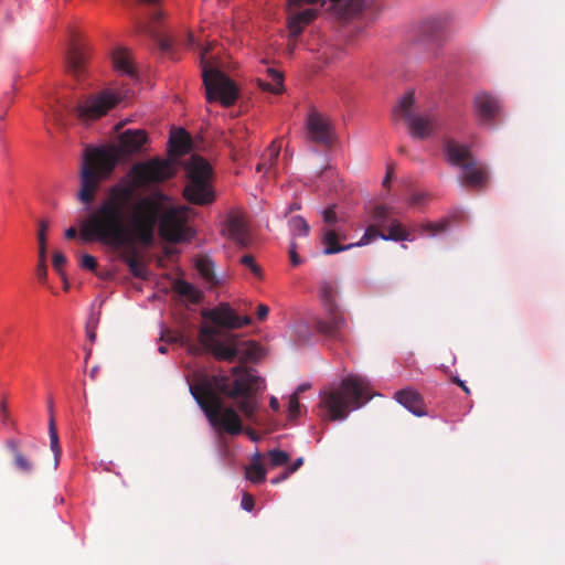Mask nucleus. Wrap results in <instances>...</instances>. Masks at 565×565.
Instances as JSON below:
<instances>
[{
    "label": "nucleus",
    "instance_id": "1",
    "mask_svg": "<svg viewBox=\"0 0 565 565\" xmlns=\"http://www.w3.org/2000/svg\"><path fill=\"white\" fill-rule=\"evenodd\" d=\"M132 196L134 188L130 185L110 186L106 196L89 212L84 235L114 246L127 244L135 236L139 244L150 247L154 244L158 225L159 235L169 243H180L192 237L186 206L168 207L167 196L156 192L139 199L127 218Z\"/></svg>",
    "mask_w": 565,
    "mask_h": 565
},
{
    "label": "nucleus",
    "instance_id": "2",
    "mask_svg": "<svg viewBox=\"0 0 565 565\" xmlns=\"http://www.w3.org/2000/svg\"><path fill=\"white\" fill-rule=\"evenodd\" d=\"M231 375L201 374L196 383L190 384V393L216 431L236 436L243 431L242 418L235 408L225 406L221 395L237 401L238 409L250 419L258 407L262 379L243 365L232 367Z\"/></svg>",
    "mask_w": 565,
    "mask_h": 565
},
{
    "label": "nucleus",
    "instance_id": "3",
    "mask_svg": "<svg viewBox=\"0 0 565 565\" xmlns=\"http://www.w3.org/2000/svg\"><path fill=\"white\" fill-rule=\"evenodd\" d=\"M147 140L145 130L128 129L120 134L117 147L87 149L79 173L78 201L86 206H90L96 199L102 182L111 175L119 158L140 152Z\"/></svg>",
    "mask_w": 565,
    "mask_h": 565
},
{
    "label": "nucleus",
    "instance_id": "4",
    "mask_svg": "<svg viewBox=\"0 0 565 565\" xmlns=\"http://www.w3.org/2000/svg\"><path fill=\"white\" fill-rule=\"evenodd\" d=\"M199 341L206 352L220 361L233 362L238 356L245 363L256 361L262 353V348L256 342L239 341L237 335L221 332L207 324L200 328Z\"/></svg>",
    "mask_w": 565,
    "mask_h": 565
},
{
    "label": "nucleus",
    "instance_id": "5",
    "mask_svg": "<svg viewBox=\"0 0 565 565\" xmlns=\"http://www.w3.org/2000/svg\"><path fill=\"white\" fill-rule=\"evenodd\" d=\"M372 398L369 382L359 375L344 379L339 388L326 393L322 405L331 420L345 419L351 408H360Z\"/></svg>",
    "mask_w": 565,
    "mask_h": 565
},
{
    "label": "nucleus",
    "instance_id": "6",
    "mask_svg": "<svg viewBox=\"0 0 565 565\" xmlns=\"http://www.w3.org/2000/svg\"><path fill=\"white\" fill-rule=\"evenodd\" d=\"M444 153L450 164L462 170V185L473 189H483L488 184L489 170L487 166L476 161L467 145L459 143L450 138L445 139Z\"/></svg>",
    "mask_w": 565,
    "mask_h": 565
},
{
    "label": "nucleus",
    "instance_id": "7",
    "mask_svg": "<svg viewBox=\"0 0 565 565\" xmlns=\"http://www.w3.org/2000/svg\"><path fill=\"white\" fill-rule=\"evenodd\" d=\"M209 49L200 53L202 78L209 103L218 100L223 106H232L238 98V88L235 83L222 71L207 64L205 55Z\"/></svg>",
    "mask_w": 565,
    "mask_h": 565
},
{
    "label": "nucleus",
    "instance_id": "8",
    "mask_svg": "<svg viewBox=\"0 0 565 565\" xmlns=\"http://www.w3.org/2000/svg\"><path fill=\"white\" fill-rule=\"evenodd\" d=\"M189 183L184 189L185 199L199 205L209 204L214 200L211 190L210 179L212 175L211 164L202 157L193 154L186 166Z\"/></svg>",
    "mask_w": 565,
    "mask_h": 565
},
{
    "label": "nucleus",
    "instance_id": "9",
    "mask_svg": "<svg viewBox=\"0 0 565 565\" xmlns=\"http://www.w3.org/2000/svg\"><path fill=\"white\" fill-rule=\"evenodd\" d=\"M177 171L178 166L174 159L152 158L136 163L130 171V177L136 186H146L169 180L175 175Z\"/></svg>",
    "mask_w": 565,
    "mask_h": 565
},
{
    "label": "nucleus",
    "instance_id": "10",
    "mask_svg": "<svg viewBox=\"0 0 565 565\" xmlns=\"http://www.w3.org/2000/svg\"><path fill=\"white\" fill-rule=\"evenodd\" d=\"M415 97L413 92H407L393 110L395 119H403L413 137L424 139L436 129L437 121L434 115H419L413 113Z\"/></svg>",
    "mask_w": 565,
    "mask_h": 565
},
{
    "label": "nucleus",
    "instance_id": "11",
    "mask_svg": "<svg viewBox=\"0 0 565 565\" xmlns=\"http://www.w3.org/2000/svg\"><path fill=\"white\" fill-rule=\"evenodd\" d=\"M119 102V95L105 89L99 94L90 95L83 104L75 107V111L81 120H95L105 116Z\"/></svg>",
    "mask_w": 565,
    "mask_h": 565
},
{
    "label": "nucleus",
    "instance_id": "12",
    "mask_svg": "<svg viewBox=\"0 0 565 565\" xmlns=\"http://www.w3.org/2000/svg\"><path fill=\"white\" fill-rule=\"evenodd\" d=\"M88 222H89V214L82 222V225H81L79 238L82 241H84V242H97V243H100L102 245L109 246V247L115 248V249H121L119 257L127 265V267L129 268V271L131 273V275L137 277V278H145L146 277V266L141 262L140 254H139L137 247L135 246L136 242L139 243L135 236H132L131 239L129 241V243H127V244H124V245H120V246H114V245L104 243V242H102V241H99V239H97V238H95L93 236L92 237L90 236H85L84 235V231H85L86 224Z\"/></svg>",
    "mask_w": 565,
    "mask_h": 565
},
{
    "label": "nucleus",
    "instance_id": "13",
    "mask_svg": "<svg viewBox=\"0 0 565 565\" xmlns=\"http://www.w3.org/2000/svg\"><path fill=\"white\" fill-rule=\"evenodd\" d=\"M203 317L212 321L215 326L211 327L217 328L221 332H223L221 330L222 327L233 330L252 323V318L249 316H237V313L227 303H221L214 309L204 311Z\"/></svg>",
    "mask_w": 565,
    "mask_h": 565
},
{
    "label": "nucleus",
    "instance_id": "14",
    "mask_svg": "<svg viewBox=\"0 0 565 565\" xmlns=\"http://www.w3.org/2000/svg\"><path fill=\"white\" fill-rule=\"evenodd\" d=\"M345 327L347 320L340 307L324 311L323 317H317L313 320L315 330L328 339L341 340Z\"/></svg>",
    "mask_w": 565,
    "mask_h": 565
},
{
    "label": "nucleus",
    "instance_id": "15",
    "mask_svg": "<svg viewBox=\"0 0 565 565\" xmlns=\"http://www.w3.org/2000/svg\"><path fill=\"white\" fill-rule=\"evenodd\" d=\"M473 111L481 125L493 127L500 116L501 104L493 95L479 93L473 98Z\"/></svg>",
    "mask_w": 565,
    "mask_h": 565
},
{
    "label": "nucleus",
    "instance_id": "16",
    "mask_svg": "<svg viewBox=\"0 0 565 565\" xmlns=\"http://www.w3.org/2000/svg\"><path fill=\"white\" fill-rule=\"evenodd\" d=\"M223 232L239 248H247L253 242L247 222L239 213H232L226 217Z\"/></svg>",
    "mask_w": 565,
    "mask_h": 565
},
{
    "label": "nucleus",
    "instance_id": "17",
    "mask_svg": "<svg viewBox=\"0 0 565 565\" xmlns=\"http://www.w3.org/2000/svg\"><path fill=\"white\" fill-rule=\"evenodd\" d=\"M334 7H339L343 17H353L366 12L374 19L382 10L377 0H330Z\"/></svg>",
    "mask_w": 565,
    "mask_h": 565
},
{
    "label": "nucleus",
    "instance_id": "18",
    "mask_svg": "<svg viewBox=\"0 0 565 565\" xmlns=\"http://www.w3.org/2000/svg\"><path fill=\"white\" fill-rule=\"evenodd\" d=\"M306 128L311 141L328 145L331 141V125L323 115L311 111L306 120Z\"/></svg>",
    "mask_w": 565,
    "mask_h": 565
},
{
    "label": "nucleus",
    "instance_id": "19",
    "mask_svg": "<svg viewBox=\"0 0 565 565\" xmlns=\"http://www.w3.org/2000/svg\"><path fill=\"white\" fill-rule=\"evenodd\" d=\"M86 54L81 44L73 41L66 55L67 71L74 77L81 78L86 72Z\"/></svg>",
    "mask_w": 565,
    "mask_h": 565
},
{
    "label": "nucleus",
    "instance_id": "20",
    "mask_svg": "<svg viewBox=\"0 0 565 565\" xmlns=\"http://www.w3.org/2000/svg\"><path fill=\"white\" fill-rule=\"evenodd\" d=\"M111 60L116 72L121 75H126L131 79L138 78V72L135 67L131 52L129 50L125 47H117L113 52Z\"/></svg>",
    "mask_w": 565,
    "mask_h": 565
},
{
    "label": "nucleus",
    "instance_id": "21",
    "mask_svg": "<svg viewBox=\"0 0 565 565\" xmlns=\"http://www.w3.org/2000/svg\"><path fill=\"white\" fill-rule=\"evenodd\" d=\"M395 399L416 416H423L426 414L420 394L412 388H405L396 392Z\"/></svg>",
    "mask_w": 565,
    "mask_h": 565
},
{
    "label": "nucleus",
    "instance_id": "22",
    "mask_svg": "<svg viewBox=\"0 0 565 565\" xmlns=\"http://www.w3.org/2000/svg\"><path fill=\"white\" fill-rule=\"evenodd\" d=\"M6 447L13 456V466L15 469L23 475H31L34 470V463L21 451V441L17 438L8 439Z\"/></svg>",
    "mask_w": 565,
    "mask_h": 565
},
{
    "label": "nucleus",
    "instance_id": "23",
    "mask_svg": "<svg viewBox=\"0 0 565 565\" xmlns=\"http://www.w3.org/2000/svg\"><path fill=\"white\" fill-rule=\"evenodd\" d=\"M316 15L317 10L315 9H305L291 14L288 20L290 35L298 38L302 33L303 28L309 24Z\"/></svg>",
    "mask_w": 565,
    "mask_h": 565
},
{
    "label": "nucleus",
    "instance_id": "24",
    "mask_svg": "<svg viewBox=\"0 0 565 565\" xmlns=\"http://www.w3.org/2000/svg\"><path fill=\"white\" fill-rule=\"evenodd\" d=\"M190 149V136L184 129H179L178 131L171 134L169 139V152L174 157L175 161L178 157L188 153Z\"/></svg>",
    "mask_w": 565,
    "mask_h": 565
},
{
    "label": "nucleus",
    "instance_id": "25",
    "mask_svg": "<svg viewBox=\"0 0 565 565\" xmlns=\"http://www.w3.org/2000/svg\"><path fill=\"white\" fill-rule=\"evenodd\" d=\"M340 238L344 239V236L340 237L334 230H326L322 235V244L324 245L323 254L332 255L354 247L352 244H339L338 241Z\"/></svg>",
    "mask_w": 565,
    "mask_h": 565
},
{
    "label": "nucleus",
    "instance_id": "26",
    "mask_svg": "<svg viewBox=\"0 0 565 565\" xmlns=\"http://www.w3.org/2000/svg\"><path fill=\"white\" fill-rule=\"evenodd\" d=\"M263 455L256 452L252 459L250 463L246 467L245 476L246 479L253 483H260L266 479V470L262 462Z\"/></svg>",
    "mask_w": 565,
    "mask_h": 565
},
{
    "label": "nucleus",
    "instance_id": "27",
    "mask_svg": "<svg viewBox=\"0 0 565 565\" xmlns=\"http://www.w3.org/2000/svg\"><path fill=\"white\" fill-rule=\"evenodd\" d=\"M195 267L204 281L211 287L220 285V280L214 273V263L211 258L206 256L198 258Z\"/></svg>",
    "mask_w": 565,
    "mask_h": 565
},
{
    "label": "nucleus",
    "instance_id": "28",
    "mask_svg": "<svg viewBox=\"0 0 565 565\" xmlns=\"http://www.w3.org/2000/svg\"><path fill=\"white\" fill-rule=\"evenodd\" d=\"M388 233L382 235V239L384 241H396V242H403V241H409L411 234L409 232L396 220H392L390 224H387Z\"/></svg>",
    "mask_w": 565,
    "mask_h": 565
},
{
    "label": "nucleus",
    "instance_id": "29",
    "mask_svg": "<svg viewBox=\"0 0 565 565\" xmlns=\"http://www.w3.org/2000/svg\"><path fill=\"white\" fill-rule=\"evenodd\" d=\"M267 74H268V76L270 78V82L259 81V86L264 90H268V92H271L274 94H279L282 90V87H284V76H282V74L279 71H277L275 68H271V67L267 68Z\"/></svg>",
    "mask_w": 565,
    "mask_h": 565
},
{
    "label": "nucleus",
    "instance_id": "30",
    "mask_svg": "<svg viewBox=\"0 0 565 565\" xmlns=\"http://www.w3.org/2000/svg\"><path fill=\"white\" fill-rule=\"evenodd\" d=\"M174 289L179 295L188 298L193 303L200 302L202 298V292L185 280H178L174 285Z\"/></svg>",
    "mask_w": 565,
    "mask_h": 565
},
{
    "label": "nucleus",
    "instance_id": "31",
    "mask_svg": "<svg viewBox=\"0 0 565 565\" xmlns=\"http://www.w3.org/2000/svg\"><path fill=\"white\" fill-rule=\"evenodd\" d=\"M320 299L324 311L339 307L335 301V288L331 282H323L320 287Z\"/></svg>",
    "mask_w": 565,
    "mask_h": 565
},
{
    "label": "nucleus",
    "instance_id": "32",
    "mask_svg": "<svg viewBox=\"0 0 565 565\" xmlns=\"http://www.w3.org/2000/svg\"><path fill=\"white\" fill-rule=\"evenodd\" d=\"M49 436H50V448L54 455V467L56 468L60 463L62 456V448L60 446L58 434L55 422L49 420Z\"/></svg>",
    "mask_w": 565,
    "mask_h": 565
},
{
    "label": "nucleus",
    "instance_id": "33",
    "mask_svg": "<svg viewBox=\"0 0 565 565\" xmlns=\"http://www.w3.org/2000/svg\"><path fill=\"white\" fill-rule=\"evenodd\" d=\"M391 209L386 205H375L372 210L371 220L372 222L380 226L381 228H386L387 224L392 221L390 218Z\"/></svg>",
    "mask_w": 565,
    "mask_h": 565
},
{
    "label": "nucleus",
    "instance_id": "34",
    "mask_svg": "<svg viewBox=\"0 0 565 565\" xmlns=\"http://www.w3.org/2000/svg\"><path fill=\"white\" fill-rule=\"evenodd\" d=\"M279 151H280V145L277 143V141H273L269 145V147L267 148V151L265 154V162L257 164V168H256L257 171H262L265 167H267L268 170L271 169L278 159Z\"/></svg>",
    "mask_w": 565,
    "mask_h": 565
},
{
    "label": "nucleus",
    "instance_id": "35",
    "mask_svg": "<svg viewBox=\"0 0 565 565\" xmlns=\"http://www.w3.org/2000/svg\"><path fill=\"white\" fill-rule=\"evenodd\" d=\"M289 231L292 236H307L310 231V226L302 216H292L288 221Z\"/></svg>",
    "mask_w": 565,
    "mask_h": 565
},
{
    "label": "nucleus",
    "instance_id": "36",
    "mask_svg": "<svg viewBox=\"0 0 565 565\" xmlns=\"http://www.w3.org/2000/svg\"><path fill=\"white\" fill-rule=\"evenodd\" d=\"M380 226L375 225L374 223H372L371 225H369L363 234V236L361 237V239L356 243H354V247L355 246H364V245H367L369 243H371L373 239L377 238V237H381L382 238V235H384L383 232H381L380 230Z\"/></svg>",
    "mask_w": 565,
    "mask_h": 565
},
{
    "label": "nucleus",
    "instance_id": "37",
    "mask_svg": "<svg viewBox=\"0 0 565 565\" xmlns=\"http://www.w3.org/2000/svg\"><path fill=\"white\" fill-rule=\"evenodd\" d=\"M268 459L270 467H280L289 462L290 456L284 450L271 449L268 451Z\"/></svg>",
    "mask_w": 565,
    "mask_h": 565
},
{
    "label": "nucleus",
    "instance_id": "38",
    "mask_svg": "<svg viewBox=\"0 0 565 565\" xmlns=\"http://www.w3.org/2000/svg\"><path fill=\"white\" fill-rule=\"evenodd\" d=\"M49 228V222L47 221H40L39 223V233H38V241H39V256H46V236L45 233Z\"/></svg>",
    "mask_w": 565,
    "mask_h": 565
},
{
    "label": "nucleus",
    "instance_id": "39",
    "mask_svg": "<svg viewBox=\"0 0 565 565\" xmlns=\"http://www.w3.org/2000/svg\"><path fill=\"white\" fill-rule=\"evenodd\" d=\"M239 263L244 267L248 268L256 277H258V278L262 277V268L256 263L253 255H250V254L243 255L239 258Z\"/></svg>",
    "mask_w": 565,
    "mask_h": 565
},
{
    "label": "nucleus",
    "instance_id": "40",
    "mask_svg": "<svg viewBox=\"0 0 565 565\" xmlns=\"http://www.w3.org/2000/svg\"><path fill=\"white\" fill-rule=\"evenodd\" d=\"M448 225L449 222L447 218H444L439 222H428L423 225V231L435 235L445 232L448 228Z\"/></svg>",
    "mask_w": 565,
    "mask_h": 565
},
{
    "label": "nucleus",
    "instance_id": "41",
    "mask_svg": "<svg viewBox=\"0 0 565 565\" xmlns=\"http://www.w3.org/2000/svg\"><path fill=\"white\" fill-rule=\"evenodd\" d=\"M299 408H300L299 398L297 396V393H294L289 397V402H288V416H289V418L298 417V415L300 413Z\"/></svg>",
    "mask_w": 565,
    "mask_h": 565
},
{
    "label": "nucleus",
    "instance_id": "42",
    "mask_svg": "<svg viewBox=\"0 0 565 565\" xmlns=\"http://www.w3.org/2000/svg\"><path fill=\"white\" fill-rule=\"evenodd\" d=\"M79 265L84 269H87L89 271H95L98 266V263L94 256H92L89 254H83L81 257Z\"/></svg>",
    "mask_w": 565,
    "mask_h": 565
},
{
    "label": "nucleus",
    "instance_id": "43",
    "mask_svg": "<svg viewBox=\"0 0 565 565\" xmlns=\"http://www.w3.org/2000/svg\"><path fill=\"white\" fill-rule=\"evenodd\" d=\"M156 41L159 45V49L163 52V53H171L172 51V46H173V40L170 38V36H161V35H158L156 34Z\"/></svg>",
    "mask_w": 565,
    "mask_h": 565
},
{
    "label": "nucleus",
    "instance_id": "44",
    "mask_svg": "<svg viewBox=\"0 0 565 565\" xmlns=\"http://www.w3.org/2000/svg\"><path fill=\"white\" fill-rule=\"evenodd\" d=\"M97 324H98V319L95 317H90L86 322V327H85L86 335L92 343H94L96 340Z\"/></svg>",
    "mask_w": 565,
    "mask_h": 565
},
{
    "label": "nucleus",
    "instance_id": "45",
    "mask_svg": "<svg viewBox=\"0 0 565 565\" xmlns=\"http://www.w3.org/2000/svg\"><path fill=\"white\" fill-rule=\"evenodd\" d=\"M36 276L41 282H45L47 277L46 256H39V263L36 266Z\"/></svg>",
    "mask_w": 565,
    "mask_h": 565
},
{
    "label": "nucleus",
    "instance_id": "46",
    "mask_svg": "<svg viewBox=\"0 0 565 565\" xmlns=\"http://www.w3.org/2000/svg\"><path fill=\"white\" fill-rule=\"evenodd\" d=\"M66 263V257L61 252H55L53 254V267L58 273L61 277H64V271L62 269L63 265Z\"/></svg>",
    "mask_w": 565,
    "mask_h": 565
},
{
    "label": "nucleus",
    "instance_id": "47",
    "mask_svg": "<svg viewBox=\"0 0 565 565\" xmlns=\"http://www.w3.org/2000/svg\"><path fill=\"white\" fill-rule=\"evenodd\" d=\"M303 465V458L296 459L290 466L287 467L282 473V479H287L291 473L296 472Z\"/></svg>",
    "mask_w": 565,
    "mask_h": 565
},
{
    "label": "nucleus",
    "instance_id": "48",
    "mask_svg": "<svg viewBox=\"0 0 565 565\" xmlns=\"http://www.w3.org/2000/svg\"><path fill=\"white\" fill-rule=\"evenodd\" d=\"M323 221L329 225L337 222V213L332 206H329L323 211Z\"/></svg>",
    "mask_w": 565,
    "mask_h": 565
},
{
    "label": "nucleus",
    "instance_id": "49",
    "mask_svg": "<svg viewBox=\"0 0 565 565\" xmlns=\"http://www.w3.org/2000/svg\"><path fill=\"white\" fill-rule=\"evenodd\" d=\"M140 3H143V4H148V6H152V7H156L157 6V2L158 0H139ZM161 12L159 9L154 8L153 9V12L151 13V19L153 21H159L161 19Z\"/></svg>",
    "mask_w": 565,
    "mask_h": 565
},
{
    "label": "nucleus",
    "instance_id": "50",
    "mask_svg": "<svg viewBox=\"0 0 565 565\" xmlns=\"http://www.w3.org/2000/svg\"><path fill=\"white\" fill-rule=\"evenodd\" d=\"M241 505L246 511H252L254 508V498L249 493H244L242 498Z\"/></svg>",
    "mask_w": 565,
    "mask_h": 565
},
{
    "label": "nucleus",
    "instance_id": "51",
    "mask_svg": "<svg viewBox=\"0 0 565 565\" xmlns=\"http://www.w3.org/2000/svg\"><path fill=\"white\" fill-rule=\"evenodd\" d=\"M182 339L181 334H175L170 330H166L161 334V340L166 342H179Z\"/></svg>",
    "mask_w": 565,
    "mask_h": 565
},
{
    "label": "nucleus",
    "instance_id": "52",
    "mask_svg": "<svg viewBox=\"0 0 565 565\" xmlns=\"http://www.w3.org/2000/svg\"><path fill=\"white\" fill-rule=\"evenodd\" d=\"M268 313H269L268 306H266L264 303H259L257 306L256 315H257V318L259 321H264L268 317Z\"/></svg>",
    "mask_w": 565,
    "mask_h": 565
},
{
    "label": "nucleus",
    "instance_id": "53",
    "mask_svg": "<svg viewBox=\"0 0 565 565\" xmlns=\"http://www.w3.org/2000/svg\"><path fill=\"white\" fill-rule=\"evenodd\" d=\"M289 255H290V262L294 266H297L301 263L300 257L296 253V245L294 243H291Z\"/></svg>",
    "mask_w": 565,
    "mask_h": 565
},
{
    "label": "nucleus",
    "instance_id": "54",
    "mask_svg": "<svg viewBox=\"0 0 565 565\" xmlns=\"http://www.w3.org/2000/svg\"><path fill=\"white\" fill-rule=\"evenodd\" d=\"M451 381L457 384L459 387L462 388V391L466 393V394H470V390L469 387L466 385V383L463 381H461L458 376H454L451 379Z\"/></svg>",
    "mask_w": 565,
    "mask_h": 565
},
{
    "label": "nucleus",
    "instance_id": "55",
    "mask_svg": "<svg viewBox=\"0 0 565 565\" xmlns=\"http://www.w3.org/2000/svg\"><path fill=\"white\" fill-rule=\"evenodd\" d=\"M47 412H49V420H54L55 422V416H54V402H53V398L52 397H49L47 399Z\"/></svg>",
    "mask_w": 565,
    "mask_h": 565
},
{
    "label": "nucleus",
    "instance_id": "56",
    "mask_svg": "<svg viewBox=\"0 0 565 565\" xmlns=\"http://www.w3.org/2000/svg\"><path fill=\"white\" fill-rule=\"evenodd\" d=\"M319 0H289V7H299L302 3H316Z\"/></svg>",
    "mask_w": 565,
    "mask_h": 565
},
{
    "label": "nucleus",
    "instance_id": "57",
    "mask_svg": "<svg viewBox=\"0 0 565 565\" xmlns=\"http://www.w3.org/2000/svg\"><path fill=\"white\" fill-rule=\"evenodd\" d=\"M77 236V230L75 227H70L65 231V238L73 239Z\"/></svg>",
    "mask_w": 565,
    "mask_h": 565
},
{
    "label": "nucleus",
    "instance_id": "58",
    "mask_svg": "<svg viewBox=\"0 0 565 565\" xmlns=\"http://www.w3.org/2000/svg\"><path fill=\"white\" fill-rule=\"evenodd\" d=\"M188 47H192L195 44L194 36L191 32H188L185 43Z\"/></svg>",
    "mask_w": 565,
    "mask_h": 565
},
{
    "label": "nucleus",
    "instance_id": "59",
    "mask_svg": "<svg viewBox=\"0 0 565 565\" xmlns=\"http://www.w3.org/2000/svg\"><path fill=\"white\" fill-rule=\"evenodd\" d=\"M392 175H393V170H392V168H390V167H388V168H387V171H386V175H385V178H384V180H383V185H384V186H387V185H388V183H390V181H391V179H392Z\"/></svg>",
    "mask_w": 565,
    "mask_h": 565
},
{
    "label": "nucleus",
    "instance_id": "60",
    "mask_svg": "<svg viewBox=\"0 0 565 565\" xmlns=\"http://www.w3.org/2000/svg\"><path fill=\"white\" fill-rule=\"evenodd\" d=\"M300 207H301V206H300V204H299V203L294 202V203H291V204L289 205V207L287 209V211H286L285 215L287 216L290 212H292V211H298V210H300Z\"/></svg>",
    "mask_w": 565,
    "mask_h": 565
},
{
    "label": "nucleus",
    "instance_id": "61",
    "mask_svg": "<svg viewBox=\"0 0 565 565\" xmlns=\"http://www.w3.org/2000/svg\"><path fill=\"white\" fill-rule=\"evenodd\" d=\"M269 405L274 411H277L279 408V403L276 397L270 398Z\"/></svg>",
    "mask_w": 565,
    "mask_h": 565
},
{
    "label": "nucleus",
    "instance_id": "62",
    "mask_svg": "<svg viewBox=\"0 0 565 565\" xmlns=\"http://www.w3.org/2000/svg\"><path fill=\"white\" fill-rule=\"evenodd\" d=\"M422 199H423V196H422V195H419V194H415V195H413V198H412V203H413V204H418V203L420 202V200H422Z\"/></svg>",
    "mask_w": 565,
    "mask_h": 565
},
{
    "label": "nucleus",
    "instance_id": "63",
    "mask_svg": "<svg viewBox=\"0 0 565 565\" xmlns=\"http://www.w3.org/2000/svg\"><path fill=\"white\" fill-rule=\"evenodd\" d=\"M189 350L193 354H198L200 352V348H198L196 345H190Z\"/></svg>",
    "mask_w": 565,
    "mask_h": 565
},
{
    "label": "nucleus",
    "instance_id": "64",
    "mask_svg": "<svg viewBox=\"0 0 565 565\" xmlns=\"http://www.w3.org/2000/svg\"><path fill=\"white\" fill-rule=\"evenodd\" d=\"M307 387H308V386H307L306 384H302V385H300V386L297 388V391H296L295 393H297V395H298L299 393H301V392L306 391V390H307Z\"/></svg>",
    "mask_w": 565,
    "mask_h": 565
}]
</instances>
